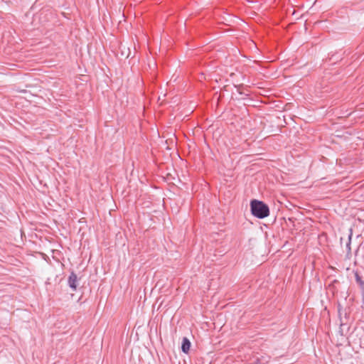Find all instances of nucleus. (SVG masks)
<instances>
[{
	"label": "nucleus",
	"mask_w": 364,
	"mask_h": 364,
	"mask_svg": "<svg viewBox=\"0 0 364 364\" xmlns=\"http://www.w3.org/2000/svg\"><path fill=\"white\" fill-rule=\"evenodd\" d=\"M355 279L356 283L360 286L361 289L364 288V281L362 279L361 277L358 274V272L355 273Z\"/></svg>",
	"instance_id": "obj_4"
},
{
	"label": "nucleus",
	"mask_w": 364,
	"mask_h": 364,
	"mask_svg": "<svg viewBox=\"0 0 364 364\" xmlns=\"http://www.w3.org/2000/svg\"><path fill=\"white\" fill-rule=\"evenodd\" d=\"M68 285L74 291L77 289V277L76 274L72 272L68 277Z\"/></svg>",
	"instance_id": "obj_2"
},
{
	"label": "nucleus",
	"mask_w": 364,
	"mask_h": 364,
	"mask_svg": "<svg viewBox=\"0 0 364 364\" xmlns=\"http://www.w3.org/2000/svg\"><path fill=\"white\" fill-rule=\"evenodd\" d=\"M190 347H191L190 341L187 338L184 337L182 341L181 350L183 353H187L190 349Z\"/></svg>",
	"instance_id": "obj_3"
},
{
	"label": "nucleus",
	"mask_w": 364,
	"mask_h": 364,
	"mask_svg": "<svg viewBox=\"0 0 364 364\" xmlns=\"http://www.w3.org/2000/svg\"><path fill=\"white\" fill-rule=\"evenodd\" d=\"M352 233H350L348 236V241L346 244L347 253L350 252V243H351Z\"/></svg>",
	"instance_id": "obj_5"
},
{
	"label": "nucleus",
	"mask_w": 364,
	"mask_h": 364,
	"mask_svg": "<svg viewBox=\"0 0 364 364\" xmlns=\"http://www.w3.org/2000/svg\"><path fill=\"white\" fill-rule=\"evenodd\" d=\"M361 289H362L363 305V308H364V288Z\"/></svg>",
	"instance_id": "obj_6"
},
{
	"label": "nucleus",
	"mask_w": 364,
	"mask_h": 364,
	"mask_svg": "<svg viewBox=\"0 0 364 364\" xmlns=\"http://www.w3.org/2000/svg\"><path fill=\"white\" fill-rule=\"evenodd\" d=\"M252 214L259 219L267 218L269 215V206L263 201L253 199L250 202Z\"/></svg>",
	"instance_id": "obj_1"
}]
</instances>
